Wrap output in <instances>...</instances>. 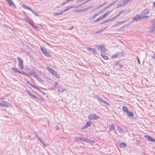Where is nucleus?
Here are the masks:
<instances>
[{
  "label": "nucleus",
  "instance_id": "e2e57ef3",
  "mask_svg": "<svg viewBox=\"0 0 155 155\" xmlns=\"http://www.w3.org/2000/svg\"><path fill=\"white\" fill-rule=\"evenodd\" d=\"M87 48L89 50H92L93 49V48H90V47H89V48L87 47Z\"/></svg>",
  "mask_w": 155,
  "mask_h": 155
},
{
  "label": "nucleus",
  "instance_id": "13d9d810",
  "mask_svg": "<svg viewBox=\"0 0 155 155\" xmlns=\"http://www.w3.org/2000/svg\"><path fill=\"white\" fill-rule=\"evenodd\" d=\"M66 2H65V1L64 2H63L61 5H64L66 3Z\"/></svg>",
  "mask_w": 155,
  "mask_h": 155
},
{
  "label": "nucleus",
  "instance_id": "6ab92c4d",
  "mask_svg": "<svg viewBox=\"0 0 155 155\" xmlns=\"http://www.w3.org/2000/svg\"><path fill=\"white\" fill-rule=\"evenodd\" d=\"M122 109L124 112L126 113H128L129 110L127 107L123 106L122 107Z\"/></svg>",
  "mask_w": 155,
  "mask_h": 155
},
{
  "label": "nucleus",
  "instance_id": "bf43d9fd",
  "mask_svg": "<svg viewBox=\"0 0 155 155\" xmlns=\"http://www.w3.org/2000/svg\"><path fill=\"white\" fill-rule=\"evenodd\" d=\"M73 0H67L65 1V2L67 3H68L70 1H73Z\"/></svg>",
  "mask_w": 155,
  "mask_h": 155
},
{
  "label": "nucleus",
  "instance_id": "b1692460",
  "mask_svg": "<svg viewBox=\"0 0 155 155\" xmlns=\"http://www.w3.org/2000/svg\"><path fill=\"white\" fill-rule=\"evenodd\" d=\"M63 13V12L61 11L58 13H54V15L55 16H56L57 15H62Z\"/></svg>",
  "mask_w": 155,
  "mask_h": 155
},
{
  "label": "nucleus",
  "instance_id": "bb28decb",
  "mask_svg": "<svg viewBox=\"0 0 155 155\" xmlns=\"http://www.w3.org/2000/svg\"><path fill=\"white\" fill-rule=\"evenodd\" d=\"M75 139L77 141H80L81 140L83 141L84 138L81 137H76Z\"/></svg>",
  "mask_w": 155,
  "mask_h": 155
},
{
  "label": "nucleus",
  "instance_id": "9b49d317",
  "mask_svg": "<svg viewBox=\"0 0 155 155\" xmlns=\"http://www.w3.org/2000/svg\"><path fill=\"white\" fill-rule=\"evenodd\" d=\"M144 137L147 139L149 140L152 142H155V139L153 138L150 136L149 135H144Z\"/></svg>",
  "mask_w": 155,
  "mask_h": 155
},
{
  "label": "nucleus",
  "instance_id": "a878e982",
  "mask_svg": "<svg viewBox=\"0 0 155 155\" xmlns=\"http://www.w3.org/2000/svg\"><path fill=\"white\" fill-rule=\"evenodd\" d=\"M22 7L24 8L25 9H28V10H30V9H31V8L29 7L28 6L25 5H22Z\"/></svg>",
  "mask_w": 155,
  "mask_h": 155
},
{
  "label": "nucleus",
  "instance_id": "e433bc0d",
  "mask_svg": "<svg viewBox=\"0 0 155 155\" xmlns=\"http://www.w3.org/2000/svg\"><path fill=\"white\" fill-rule=\"evenodd\" d=\"M117 18V17L116 16L114 17H112L111 18H110V19H109V21H111L115 19L116 18Z\"/></svg>",
  "mask_w": 155,
  "mask_h": 155
},
{
  "label": "nucleus",
  "instance_id": "412c9836",
  "mask_svg": "<svg viewBox=\"0 0 155 155\" xmlns=\"http://www.w3.org/2000/svg\"><path fill=\"white\" fill-rule=\"evenodd\" d=\"M115 129V127H114V125L113 124H112L110 127L109 128V131H110L111 130H114Z\"/></svg>",
  "mask_w": 155,
  "mask_h": 155
},
{
  "label": "nucleus",
  "instance_id": "f8f14e48",
  "mask_svg": "<svg viewBox=\"0 0 155 155\" xmlns=\"http://www.w3.org/2000/svg\"><path fill=\"white\" fill-rule=\"evenodd\" d=\"M96 97L97 98V99L99 101H101L102 103H104L107 105H109V104L108 103L107 101H105L102 98L99 97H98L97 95L96 96Z\"/></svg>",
  "mask_w": 155,
  "mask_h": 155
},
{
  "label": "nucleus",
  "instance_id": "a18cd8bd",
  "mask_svg": "<svg viewBox=\"0 0 155 155\" xmlns=\"http://www.w3.org/2000/svg\"><path fill=\"white\" fill-rule=\"evenodd\" d=\"M35 136H36L38 138V139L40 141V140H41V139L40 137H39L38 134H37L36 133H35Z\"/></svg>",
  "mask_w": 155,
  "mask_h": 155
},
{
  "label": "nucleus",
  "instance_id": "58836bf2",
  "mask_svg": "<svg viewBox=\"0 0 155 155\" xmlns=\"http://www.w3.org/2000/svg\"><path fill=\"white\" fill-rule=\"evenodd\" d=\"M69 8L70 9L72 8H78V6H75L74 5H71L69 7Z\"/></svg>",
  "mask_w": 155,
  "mask_h": 155
},
{
  "label": "nucleus",
  "instance_id": "ddd939ff",
  "mask_svg": "<svg viewBox=\"0 0 155 155\" xmlns=\"http://www.w3.org/2000/svg\"><path fill=\"white\" fill-rule=\"evenodd\" d=\"M117 130L119 133H120L122 134H124L125 133L124 130L119 126L117 127Z\"/></svg>",
  "mask_w": 155,
  "mask_h": 155
},
{
  "label": "nucleus",
  "instance_id": "4c0bfd02",
  "mask_svg": "<svg viewBox=\"0 0 155 155\" xmlns=\"http://www.w3.org/2000/svg\"><path fill=\"white\" fill-rule=\"evenodd\" d=\"M35 73H34V71H31L28 72V74L29 75L31 76H33V74Z\"/></svg>",
  "mask_w": 155,
  "mask_h": 155
},
{
  "label": "nucleus",
  "instance_id": "a211bd4d",
  "mask_svg": "<svg viewBox=\"0 0 155 155\" xmlns=\"http://www.w3.org/2000/svg\"><path fill=\"white\" fill-rule=\"evenodd\" d=\"M101 12H99L97 13L95 15H93V16H92L90 18V20H94L96 16H97L99 14L101 13Z\"/></svg>",
  "mask_w": 155,
  "mask_h": 155
},
{
  "label": "nucleus",
  "instance_id": "0eeeda50",
  "mask_svg": "<svg viewBox=\"0 0 155 155\" xmlns=\"http://www.w3.org/2000/svg\"><path fill=\"white\" fill-rule=\"evenodd\" d=\"M17 59L19 62L18 66L21 69H22L23 68V61L21 58L18 57H17Z\"/></svg>",
  "mask_w": 155,
  "mask_h": 155
},
{
  "label": "nucleus",
  "instance_id": "37998d69",
  "mask_svg": "<svg viewBox=\"0 0 155 155\" xmlns=\"http://www.w3.org/2000/svg\"><path fill=\"white\" fill-rule=\"evenodd\" d=\"M112 6L111 3H110L107 5L106 7L104 9H106L107 8H109L111 6Z\"/></svg>",
  "mask_w": 155,
  "mask_h": 155
},
{
  "label": "nucleus",
  "instance_id": "c9c22d12",
  "mask_svg": "<svg viewBox=\"0 0 155 155\" xmlns=\"http://www.w3.org/2000/svg\"><path fill=\"white\" fill-rule=\"evenodd\" d=\"M109 21V19H107L106 20H105L103 21H102L101 23V24H104L106 23H107Z\"/></svg>",
  "mask_w": 155,
  "mask_h": 155
},
{
  "label": "nucleus",
  "instance_id": "7c9ffc66",
  "mask_svg": "<svg viewBox=\"0 0 155 155\" xmlns=\"http://www.w3.org/2000/svg\"><path fill=\"white\" fill-rule=\"evenodd\" d=\"M92 7H93V6H92L89 7L87 8H85L83 9H82V12H84V11H85L89 9H90Z\"/></svg>",
  "mask_w": 155,
  "mask_h": 155
},
{
  "label": "nucleus",
  "instance_id": "c756f323",
  "mask_svg": "<svg viewBox=\"0 0 155 155\" xmlns=\"http://www.w3.org/2000/svg\"><path fill=\"white\" fill-rule=\"evenodd\" d=\"M127 115L129 116H132L134 115L133 113L131 111H129L128 113H127Z\"/></svg>",
  "mask_w": 155,
  "mask_h": 155
},
{
  "label": "nucleus",
  "instance_id": "a19ab883",
  "mask_svg": "<svg viewBox=\"0 0 155 155\" xmlns=\"http://www.w3.org/2000/svg\"><path fill=\"white\" fill-rule=\"evenodd\" d=\"M123 6L122 5H121V3H120L118 4L117 6H116V8H119L121 7H122Z\"/></svg>",
  "mask_w": 155,
  "mask_h": 155
},
{
  "label": "nucleus",
  "instance_id": "4be33fe9",
  "mask_svg": "<svg viewBox=\"0 0 155 155\" xmlns=\"http://www.w3.org/2000/svg\"><path fill=\"white\" fill-rule=\"evenodd\" d=\"M12 69L13 72H18V73H20V71H18V69L16 68H12Z\"/></svg>",
  "mask_w": 155,
  "mask_h": 155
},
{
  "label": "nucleus",
  "instance_id": "c03bdc74",
  "mask_svg": "<svg viewBox=\"0 0 155 155\" xmlns=\"http://www.w3.org/2000/svg\"><path fill=\"white\" fill-rule=\"evenodd\" d=\"M82 12V9H77V10H76L75 11V12H77V13L79 12Z\"/></svg>",
  "mask_w": 155,
  "mask_h": 155
},
{
  "label": "nucleus",
  "instance_id": "aec40b11",
  "mask_svg": "<svg viewBox=\"0 0 155 155\" xmlns=\"http://www.w3.org/2000/svg\"><path fill=\"white\" fill-rule=\"evenodd\" d=\"M83 141L86 142L87 143H94V141L88 139L84 138Z\"/></svg>",
  "mask_w": 155,
  "mask_h": 155
},
{
  "label": "nucleus",
  "instance_id": "20e7f679",
  "mask_svg": "<svg viewBox=\"0 0 155 155\" xmlns=\"http://www.w3.org/2000/svg\"><path fill=\"white\" fill-rule=\"evenodd\" d=\"M149 31L151 33H154L155 31V20L152 21L149 27Z\"/></svg>",
  "mask_w": 155,
  "mask_h": 155
},
{
  "label": "nucleus",
  "instance_id": "3c124183",
  "mask_svg": "<svg viewBox=\"0 0 155 155\" xmlns=\"http://www.w3.org/2000/svg\"><path fill=\"white\" fill-rule=\"evenodd\" d=\"M124 22L123 21H121V22H117V25H119L121 24V23H123Z\"/></svg>",
  "mask_w": 155,
  "mask_h": 155
},
{
  "label": "nucleus",
  "instance_id": "4468645a",
  "mask_svg": "<svg viewBox=\"0 0 155 155\" xmlns=\"http://www.w3.org/2000/svg\"><path fill=\"white\" fill-rule=\"evenodd\" d=\"M8 3L9 5L12 7H15V4L12 0H5Z\"/></svg>",
  "mask_w": 155,
  "mask_h": 155
},
{
  "label": "nucleus",
  "instance_id": "864d4df0",
  "mask_svg": "<svg viewBox=\"0 0 155 155\" xmlns=\"http://www.w3.org/2000/svg\"><path fill=\"white\" fill-rule=\"evenodd\" d=\"M118 0H117L116 1H115L111 3L112 5H114V4H115L117 1H118Z\"/></svg>",
  "mask_w": 155,
  "mask_h": 155
},
{
  "label": "nucleus",
  "instance_id": "f03ea898",
  "mask_svg": "<svg viewBox=\"0 0 155 155\" xmlns=\"http://www.w3.org/2000/svg\"><path fill=\"white\" fill-rule=\"evenodd\" d=\"M55 88L57 89L58 92L62 93L64 91L66 90L65 88H63V86L61 85H58L57 82H54V84Z\"/></svg>",
  "mask_w": 155,
  "mask_h": 155
},
{
  "label": "nucleus",
  "instance_id": "603ef678",
  "mask_svg": "<svg viewBox=\"0 0 155 155\" xmlns=\"http://www.w3.org/2000/svg\"><path fill=\"white\" fill-rule=\"evenodd\" d=\"M103 46H101V45H100L99 46V47L98 48V50H102V48L103 47Z\"/></svg>",
  "mask_w": 155,
  "mask_h": 155
},
{
  "label": "nucleus",
  "instance_id": "de8ad7c7",
  "mask_svg": "<svg viewBox=\"0 0 155 155\" xmlns=\"http://www.w3.org/2000/svg\"><path fill=\"white\" fill-rule=\"evenodd\" d=\"M19 73L22 74H24L25 75L27 76V74L26 73H25L24 71H22V72L20 71V73Z\"/></svg>",
  "mask_w": 155,
  "mask_h": 155
},
{
  "label": "nucleus",
  "instance_id": "052dcab7",
  "mask_svg": "<svg viewBox=\"0 0 155 155\" xmlns=\"http://www.w3.org/2000/svg\"><path fill=\"white\" fill-rule=\"evenodd\" d=\"M30 25L32 26L33 27V28H36V27L35 26L33 25V24L32 23H31Z\"/></svg>",
  "mask_w": 155,
  "mask_h": 155
},
{
  "label": "nucleus",
  "instance_id": "6e6d98bb",
  "mask_svg": "<svg viewBox=\"0 0 155 155\" xmlns=\"http://www.w3.org/2000/svg\"><path fill=\"white\" fill-rule=\"evenodd\" d=\"M29 10L31 12H32L34 14H35V12L33 11L31 8Z\"/></svg>",
  "mask_w": 155,
  "mask_h": 155
},
{
  "label": "nucleus",
  "instance_id": "2f4dec72",
  "mask_svg": "<svg viewBox=\"0 0 155 155\" xmlns=\"http://www.w3.org/2000/svg\"><path fill=\"white\" fill-rule=\"evenodd\" d=\"M106 28H105L102 29H101L100 30H99L97 31L96 33H101V32L104 31L106 29Z\"/></svg>",
  "mask_w": 155,
  "mask_h": 155
},
{
  "label": "nucleus",
  "instance_id": "79ce46f5",
  "mask_svg": "<svg viewBox=\"0 0 155 155\" xmlns=\"http://www.w3.org/2000/svg\"><path fill=\"white\" fill-rule=\"evenodd\" d=\"M87 127H88L85 124L84 126H83V127H82L81 128V129L82 130H84V129H86Z\"/></svg>",
  "mask_w": 155,
  "mask_h": 155
},
{
  "label": "nucleus",
  "instance_id": "9d476101",
  "mask_svg": "<svg viewBox=\"0 0 155 155\" xmlns=\"http://www.w3.org/2000/svg\"><path fill=\"white\" fill-rule=\"evenodd\" d=\"M141 19H143L140 14L137 15L133 17L132 18V20H133L135 21H137L138 20H140Z\"/></svg>",
  "mask_w": 155,
  "mask_h": 155
},
{
  "label": "nucleus",
  "instance_id": "4d7b16f0",
  "mask_svg": "<svg viewBox=\"0 0 155 155\" xmlns=\"http://www.w3.org/2000/svg\"><path fill=\"white\" fill-rule=\"evenodd\" d=\"M74 26H71V27H70L69 29V30H71L73 29V28H74Z\"/></svg>",
  "mask_w": 155,
  "mask_h": 155
},
{
  "label": "nucleus",
  "instance_id": "c85d7f7f",
  "mask_svg": "<svg viewBox=\"0 0 155 155\" xmlns=\"http://www.w3.org/2000/svg\"><path fill=\"white\" fill-rule=\"evenodd\" d=\"M124 11L123 10V11H121L119 12L117 14L115 15L116 16V17H117V18L122 13H123Z\"/></svg>",
  "mask_w": 155,
  "mask_h": 155
},
{
  "label": "nucleus",
  "instance_id": "09e8293b",
  "mask_svg": "<svg viewBox=\"0 0 155 155\" xmlns=\"http://www.w3.org/2000/svg\"><path fill=\"white\" fill-rule=\"evenodd\" d=\"M86 3V2H84V3H82L80 5H78L77 6H78V8L79 7V6H82V5H83L84 4H85Z\"/></svg>",
  "mask_w": 155,
  "mask_h": 155
},
{
  "label": "nucleus",
  "instance_id": "680f3d73",
  "mask_svg": "<svg viewBox=\"0 0 155 155\" xmlns=\"http://www.w3.org/2000/svg\"><path fill=\"white\" fill-rule=\"evenodd\" d=\"M27 83H28L29 85H31H31H33V84H32L31 83L29 82V81L28 82H27Z\"/></svg>",
  "mask_w": 155,
  "mask_h": 155
},
{
  "label": "nucleus",
  "instance_id": "5701e85b",
  "mask_svg": "<svg viewBox=\"0 0 155 155\" xmlns=\"http://www.w3.org/2000/svg\"><path fill=\"white\" fill-rule=\"evenodd\" d=\"M111 11H108L103 16L102 18H103L106 16H107L111 12Z\"/></svg>",
  "mask_w": 155,
  "mask_h": 155
},
{
  "label": "nucleus",
  "instance_id": "1a4fd4ad",
  "mask_svg": "<svg viewBox=\"0 0 155 155\" xmlns=\"http://www.w3.org/2000/svg\"><path fill=\"white\" fill-rule=\"evenodd\" d=\"M33 77L39 81L43 83L44 82L43 80L38 75H37L36 73H35L33 74Z\"/></svg>",
  "mask_w": 155,
  "mask_h": 155
},
{
  "label": "nucleus",
  "instance_id": "f3484780",
  "mask_svg": "<svg viewBox=\"0 0 155 155\" xmlns=\"http://www.w3.org/2000/svg\"><path fill=\"white\" fill-rule=\"evenodd\" d=\"M31 86L34 88L38 90L40 92L44 94V93L37 86L35 85H32ZM44 94H45V93H44Z\"/></svg>",
  "mask_w": 155,
  "mask_h": 155
},
{
  "label": "nucleus",
  "instance_id": "72a5a7b5",
  "mask_svg": "<svg viewBox=\"0 0 155 155\" xmlns=\"http://www.w3.org/2000/svg\"><path fill=\"white\" fill-rule=\"evenodd\" d=\"M119 54L118 53L115 54H114L112 55V57L113 58H116L118 57Z\"/></svg>",
  "mask_w": 155,
  "mask_h": 155
},
{
  "label": "nucleus",
  "instance_id": "338daca9",
  "mask_svg": "<svg viewBox=\"0 0 155 155\" xmlns=\"http://www.w3.org/2000/svg\"><path fill=\"white\" fill-rule=\"evenodd\" d=\"M152 58L155 60V55L152 56Z\"/></svg>",
  "mask_w": 155,
  "mask_h": 155
},
{
  "label": "nucleus",
  "instance_id": "774afa93",
  "mask_svg": "<svg viewBox=\"0 0 155 155\" xmlns=\"http://www.w3.org/2000/svg\"><path fill=\"white\" fill-rule=\"evenodd\" d=\"M96 7H97V9H98L99 8H101V7L99 5H98V6H97Z\"/></svg>",
  "mask_w": 155,
  "mask_h": 155
},
{
  "label": "nucleus",
  "instance_id": "423d86ee",
  "mask_svg": "<svg viewBox=\"0 0 155 155\" xmlns=\"http://www.w3.org/2000/svg\"><path fill=\"white\" fill-rule=\"evenodd\" d=\"M2 104H0V106L3 107H8L10 106V104L6 101H1Z\"/></svg>",
  "mask_w": 155,
  "mask_h": 155
},
{
  "label": "nucleus",
  "instance_id": "ea45409f",
  "mask_svg": "<svg viewBox=\"0 0 155 155\" xmlns=\"http://www.w3.org/2000/svg\"><path fill=\"white\" fill-rule=\"evenodd\" d=\"M86 125L88 127L90 126L91 125L90 122L87 121L86 123Z\"/></svg>",
  "mask_w": 155,
  "mask_h": 155
},
{
  "label": "nucleus",
  "instance_id": "39448f33",
  "mask_svg": "<svg viewBox=\"0 0 155 155\" xmlns=\"http://www.w3.org/2000/svg\"><path fill=\"white\" fill-rule=\"evenodd\" d=\"M40 50L44 54L45 56L48 57H51L49 53L46 51V48L45 47H41Z\"/></svg>",
  "mask_w": 155,
  "mask_h": 155
},
{
  "label": "nucleus",
  "instance_id": "f257e3e1",
  "mask_svg": "<svg viewBox=\"0 0 155 155\" xmlns=\"http://www.w3.org/2000/svg\"><path fill=\"white\" fill-rule=\"evenodd\" d=\"M149 12V10L146 9L143 10L140 13V15L143 19H147L150 17V16L146 15L148 14Z\"/></svg>",
  "mask_w": 155,
  "mask_h": 155
},
{
  "label": "nucleus",
  "instance_id": "473e14b6",
  "mask_svg": "<svg viewBox=\"0 0 155 155\" xmlns=\"http://www.w3.org/2000/svg\"><path fill=\"white\" fill-rule=\"evenodd\" d=\"M103 18H102V17L100 16L95 21V22H97L101 20L102 19H103Z\"/></svg>",
  "mask_w": 155,
  "mask_h": 155
},
{
  "label": "nucleus",
  "instance_id": "8fccbe9b",
  "mask_svg": "<svg viewBox=\"0 0 155 155\" xmlns=\"http://www.w3.org/2000/svg\"><path fill=\"white\" fill-rule=\"evenodd\" d=\"M137 60L138 61V63L139 64H140V59L138 58V57L137 56Z\"/></svg>",
  "mask_w": 155,
  "mask_h": 155
},
{
  "label": "nucleus",
  "instance_id": "5fc2aeb1",
  "mask_svg": "<svg viewBox=\"0 0 155 155\" xmlns=\"http://www.w3.org/2000/svg\"><path fill=\"white\" fill-rule=\"evenodd\" d=\"M92 51L94 53H95L96 52V49L95 48H93L92 50Z\"/></svg>",
  "mask_w": 155,
  "mask_h": 155
},
{
  "label": "nucleus",
  "instance_id": "49530a36",
  "mask_svg": "<svg viewBox=\"0 0 155 155\" xmlns=\"http://www.w3.org/2000/svg\"><path fill=\"white\" fill-rule=\"evenodd\" d=\"M69 9H70V8H69V7H68V8H65V9L63 10V12H65L67 11H68V10H69Z\"/></svg>",
  "mask_w": 155,
  "mask_h": 155
},
{
  "label": "nucleus",
  "instance_id": "69168bd1",
  "mask_svg": "<svg viewBox=\"0 0 155 155\" xmlns=\"http://www.w3.org/2000/svg\"><path fill=\"white\" fill-rule=\"evenodd\" d=\"M45 74H44V73L42 74V76L43 78H45Z\"/></svg>",
  "mask_w": 155,
  "mask_h": 155
},
{
  "label": "nucleus",
  "instance_id": "2eb2a0df",
  "mask_svg": "<svg viewBox=\"0 0 155 155\" xmlns=\"http://www.w3.org/2000/svg\"><path fill=\"white\" fill-rule=\"evenodd\" d=\"M26 92L30 96H31L32 98H33L35 99H36L37 98V97L36 96L34 95V94H33L28 91L27 90L26 91Z\"/></svg>",
  "mask_w": 155,
  "mask_h": 155
},
{
  "label": "nucleus",
  "instance_id": "7ed1b4c3",
  "mask_svg": "<svg viewBox=\"0 0 155 155\" xmlns=\"http://www.w3.org/2000/svg\"><path fill=\"white\" fill-rule=\"evenodd\" d=\"M46 68L51 73V74L55 77L57 78H60L59 74L52 68L48 66Z\"/></svg>",
  "mask_w": 155,
  "mask_h": 155
},
{
  "label": "nucleus",
  "instance_id": "393cba45",
  "mask_svg": "<svg viewBox=\"0 0 155 155\" xmlns=\"http://www.w3.org/2000/svg\"><path fill=\"white\" fill-rule=\"evenodd\" d=\"M126 146V144L124 143H122L120 144V147L121 148H124Z\"/></svg>",
  "mask_w": 155,
  "mask_h": 155
},
{
  "label": "nucleus",
  "instance_id": "0e129e2a",
  "mask_svg": "<svg viewBox=\"0 0 155 155\" xmlns=\"http://www.w3.org/2000/svg\"><path fill=\"white\" fill-rule=\"evenodd\" d=\"M107 2H104V3L103 4V5H104L106 4L107 3Z\"/></svg>",
  "mask_w": 155,
  "mask_h": 155
},
{
  "label": "nucleus",
  "instance_id": "cd10ccee",
  "mask_svg": "<svg viewBox=\"0 0 155 155\" xmlns=\"http://www.w3.org/2000/svg\"><path fill=\"white\" fill-rule=\"evenodd\" d=\"M101 56H102V57L105 60H107L108 59V58L107 56L106 55H105L103 54H102V53H101Z\"/></svg>",
  "mask_w": 155,
  "mask_h": 155
},
{
  "label": "nucleus",
  "instance_id": "6e6552de",
  "mask_svg": "<svg viewBox=\"0 0 155 155\" xmlns=\"http://www.w3.org/2000/svg\"><path fill=\"white\" fill-rule=\"evenodd\" d=\"M88 118L90 120H97L99 118V117L96 115L95 114H90Z\"/></svg>",
  "mask_w": 155,
  "mask_h": 155
},
{
  "label": "nucleus",
  "instance_id": "f704fd0d",
  "mask_svg": "<svg viewBox=\"0 0 155 155\" xmlns=\"http://www.w3.org/2000/svg\"><path fill=\"white\" fill-rule=\"evenodd\" d=\"M101 53L103 54L102 53L106 51H107V49L104 47H103L102 48Z\"/></svg>",
  "mask_w": 155,
  "mask_h": 155
},
{
  "label": "nucleus",
  "instance_id": "dca6fc26",
  "mask_svg": "<svg viewBox=\"0 0 155 155\" xmlns=\"http://www.w3.org/2000/svg\"><path fill=\"white\" fill-rule=\"evenodd\" d=\"M130 0H123L120 3L123 6H125Z\"/></svg>",
  "mask_w": 155,
  "mask_h": 155
}]
</instances>
